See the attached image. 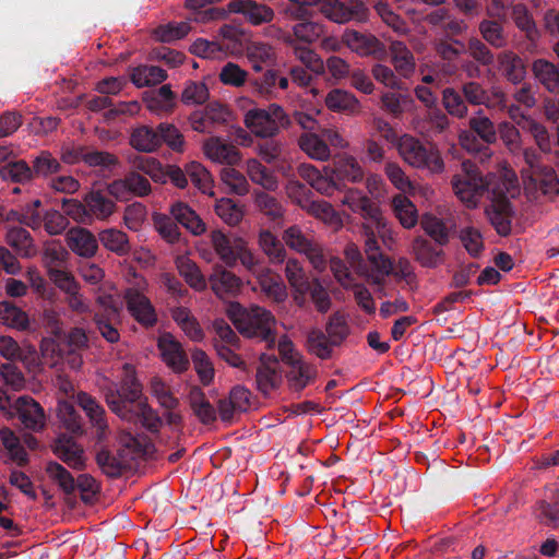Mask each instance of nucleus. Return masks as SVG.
I'll list each match as a JSON object with an SVG mask.
<instances>
[{
    "mask_svg": "<svg viewBox=\"0 0 559 559\" xmlns=\"http://www.w3.org/2000/svg\"><path fill=\"white\" fill-rule=\"evenodd\" d=\"M119 383L104 388V399L109 409L120 419L140 423L150 432H158L163 419L143 394V385L138 378L135 367L122 365Z\"/></svg>",
    "mask_w": 559,
    "mask_h": 559,
    "instance_id": "1",
    "label": "nucleus"
},
{
    "mask_svg": "<svg viewBox=\"0 0 559 559\" xmlns=\"http://www.w3.org/2000/svg\"><path fill=\"white\" fill-rule=\"evenodd\" d=\"M508 179L495 174L483 175L478 166L469 160L461 164V169L451 179L455 195L467 207L474 209L483 197L489 198L498 183H504Z\"/></svg>",
    "mask_w": 559,
    "mask_h": 559,
    "instance_id": "2",
    "label": "nucleus"
},
{
    "mask_svg": "<svg viewBox=\"0 0 559 559\" xmlns=\"http://www.w3.org/2000/svg\"><path fill=\"white\" fill-rule=\"evenodd\" d=\"M228 317L241 335L264 341L267 349L274 348L276 342L273 331L275 318L271 311L260 306L246 308L234 302L228 308Z\"/></svg>",
    "mask_w": 559,
    "mask_h": 559,
    "instance_id": "3",
    "label": "nucleus"
},
{
    "mask_svg": "<svg viewBox=\"0 0 559 559\" xmlns=\"http://www.w3.org/2000/svg\"><path fill=\"white\" fill-rule=\"evenodd\" d=\"M397 151L404 162L414 168L430 174H440L444 170L439 150L433 144H425L413 135H402L397 141Z\"/></svg>",
    "mask_w": 559,
    "mask_h": 559,
    "instance_id": "4",
    "label": "nucleus"
},
{
    "mask_svg": "<svg viewBox=\"0 0 559 559\" xmlns=\"http://www.w3.org/2000/svg\"><path fill=\"white\" fill-rule=\"evenodd\" d=\"M513 188H515V182L511 179L504 183H498L496 191L488 198L490 203L485 209L488 221L501 237H508L512 233L514 210L509 195L513 197Z\"/></svg>",
    "mask_w": 559,
    "mask_h": 559,
    "instance_id": "5",
    "label": "nucleus"
},
{
    "mask_svg": "<svg viewBox=\"0 0 559 559\" xmlns=\"http://www.w3.org/2000/svg\"><path fill=\"white\" fill-rule=\"evenodd\" d=\"M245 123L257 136L274 138L281 128H287L290 119L278 104H271L266 109H250L245 116Z\"/></svg>",
    "mask_w": 559,
    "mask_h": 559,
    "instance_id": "6",
    "label": "nucleus"
},
{
    "mask_svg": "<svg viewBox=\"0 0 559 559\" xmlns=\"http://www.w3.org/2000/svg\"><path fill=\"white\" fill-rule=\"evenodd\" d=\"M471 132H463L460 135L462 146L472 153H480L483 148L488 150L484 144H493L497 141V130L493 122L479 109L477 115L468 120Z\"/></svg>",
    "mask_w": 559,
    "mask_h": 559,
    "instance_id": "7",
    "label": "nucleus"
},
{
    "mask_svg": "<svg viewBox=\"0 0 559 559\" xmlns=\"http://www.w3.org/2000/svg\"><path fill=\"white\" fill-rule=\"evenodd\" d=\"M348 333L349 326L345 317L335 312L330 317L326 332L317 329L311 330L307 335V342L310 349H329V347L341 346Z\"/></svg>",
    "mask_w": 559,
    "mask_h": 559,
    "instance_id": "8",
    "label": "nucleus"
},
{
    "mask_svg": "<svg viewBox=\"0 0 559 559\" xmlns=\"http://www.w3.org/2000/svg\"><path fill=\"white\" fill-rule=\"evenodd\" d=\"M283 371L281 352H278V356L274 353L263 352L255 373L257 390L264 396H269L281 386Z\"/></svg>",
    "mask_w": 559,
    "mask_h": 559,
    "instance_id": "9",
    "label": "nucleus"
},
{
    "mask_svg": "<svg viewBox=\"0 0 559 559\" xmlns=\"http://www.w3.org/2000/svg\"><path fill=\"white\" fill-rule=\"evenodd\" d=\"M342 43L360 57H372L379 61L388 57L385 45L368 32L346 28L342 34Z\"/></svg>",
    "mask_w": 559,
    "mask_h": 559,
    "instance_id": "10",
    "label": "nucleus"
},
{
    "mask_svg": "<svg viewBox=\"0 0 559 559\" xmlns=\"http://www.w3.org/2000/svg\"><path fill=\"white\" fill-rule=\"evenodd\" d=\"M290 390L300 392L317 377V369L304 361L298 352H281Z\"/></svg>",
    "mask_w": 559,
    "mask_h": 559,
    "instance_id": "11",
    "label": "nucleus"
},
{
    "mask_svg": "<svg viewBox=\"0 0 559 559\" xmlns=\"http://www.w3.org/2000/svg\"><path fill=\"white\" fill-rule=\"evenodd\" d=\"M320 11L326 19L338 24L349 21L362 23L369 16V10L361 0H350L348 3L328 0L322 3Z\"/></svg>",
    "mask_w": 559,
    "mask_h": 559,
    "instance_id": "12",
    "label": "nucleus"
},
{
    "mask_svg": "<svg viewBox=\"0 0 559 559\" xmlns=\"http://www.w3.org/2000/svg\"><path fill=\"white\" fill-rule=\"evenodd\" d=\"M127 310L143 328L150 329L157 323V313L151 300L136 288H127L123 294Z\"/></svg>",
    "mask_w": 559,
    "mask_h": 559,
    "instance_id": "13",
    "label": "nucleus"
},
{
    "mask_svg": "<svg viewBox=\"0 0 559 559\" xmlns=\"http://www.w3.org/2000/svg\"><path fill=\"white\" fill-rule=\"evenodd\" d=\"M107 191L118 201H128L132 195L142 198L150 194L151 183L140 173L130 171L123 178L110 182Z\"/></svg>",
    "mask_w": 559,
    "mask_h": 559,
    "instance_id": "14",
    "label": "nucleus"
},
{
    "mask_svg": "<svg viewBox=\"0 0 559 559\" xmlns=\"http://www.w3.org/2000/svg\"><path fill=\"white\" fill-rule=\"evenodd\" d=\"M461 92L467 105H484L492 109L506 107V95L500 88L488 91L479 82L471 80L462 84Z\"/></svg>",
    "mask_w": 559,
    "mask_h": 559,
    "instance_id": "15",
    "label": "nucleus"
},
{
    "mask_svg": "<svg viewBox=\"0 0 559 559\" xmlns=\"http://www.w3.org/2000/svg\"><path fill=\"white\" fill-rule=\"evenodd\" d=\"M292 194L296 198L298 205L309 214L324 222H332L335 216L333 206L320 200H312V191L302 183L292 186Z\"/></svg>",
    "mask_w": 559,
    "mask_h": 559,
    "instance_id": "16",
    "label": "nucleus"
},
{
    "mask_svg": "<svg viewBox=\"0 0 559 559\" xmlns=\"http://www.w3.org/2000/svg\"><path fill=\"white\" fill-rule=\"evenodd\" d=\"M251 392L242 386H234L228 397L218 401V414L223 421L230 423L236 414L247 412L250 408Z\"/></svg>",
    "mask_w": 559,
    "mask_h": 559,
    "instance_id": "17",
    "label": "nucleus"
},
{
    "mask_svg": "<svg viewBox=\"0 0 559 559\" xmlns=\"http://www.w3.org/2000/svg\"><path fill=\"white\" fill-rule=\"evenodd\" d=\"M53 453L69 467L82 471L86 466L83 448L67 435H60L52 447Z\"/></svg>",
    "mask_w": 559,
    "mask_h": 559,
    "instance_id": "18",
    "label": "nucleus"
},
{
    "mask_svg": "<svg viewBox=\"0 0 559 559\" xmlns=\"http://www.w3.org/2000/svg\"><path fill=\"white\" fill-rule=\"evenodd\" d=\"M13 408L16 416L27 429L37 431L45 426V413L43 407L31 396H20Z\"/></svg>",
    "mask_w": 559,
    "mask_h": 559,
    "instance_id": "19",
    "label": "nucleus"
},
{
    "mask_svg": "<svg viewBox=\"0 0 559 559\" xmlns=\"http://www.w3.org/2000/svg\"><path fill=\"white\" fill-rule=\"evenodd\" d=\"M342 203L356 213H360L365 218L371 219L376 223L377 227H384V222L379 206L372 202L366 194L357 189H349Z\"/></svg>",
    "mask_w": 559,
    "mask_h": 559,
    "instance_id": "20",
    "label": "nucleus"
},
{
    "mask_svg": "<svg viewBox=\"0 0 559 559\" xmlns=\"http://www.w3.org/2000/svg\"><path fill=\"white\" fill-rule=\"evenodd\" d=\"M412 254L415 260L427 269H435L442 263L444 259V251L442 247L424 236H417L412 241Z\"/></svg>",
    "mask_w": 559,
    "mask_h": 559,
    "instance_id": "21",
    "label": "nucleus"
},
{
    "mask_svg": "<svg viewBox=\"0 0 559 559\" xmlns=\"http://www.w3.org/2000/svg\"><path fill=\"white\" fill-rule=\"evenodd\" d=\"M228 12L242 14L253 25L269 23L274 17L270 7L254 0H233L228 3Z\"/></svg>",
    "mask_w": 559,
    "mask_h": 559,
    "instance_id": "22",
    "label": "nucleus"
},
{
    "mask_svg": "<svg viewBox=\"0 0 559 559\" xmlns=\"http://www.w3.org/2000/svg\"><path fill=\"white\" fill-rule=\"evenodd\" d=\"M118 441L119 452L130 464L152 452L153 445L143 435L133 436L131 432L123 430L119 433Z\"/></svg>",
    "mask_w": 559,
    "mask_h": 559,
    "instance_id": "23",
    "label": "nucleus"
},
{
    "mask_svg": "<svg viewBox=\"0 0 559 559\" xmlns=\"http://www.w3.org/2000/svg\"><path fill=\"white\" fill-rule=\"evenodd\" d=\"M76 402L85 412L91 424L96 428L97 438L103 440L108 430L104 407L93 396L85 392L78 393Z\"/></svg>",
    "mask_w": 559,
    "mask_h": 559,
    "instance_id": "24",
    "label": "nucleus"
},
{
    "mask_svg": "<svg viewBox=\"0 0 559 559\" xmlns=\"http://www.w3.org/2000/svg\"><path fill=\"white\" fill-rule=\"evenodd\" d=\"M70 249L80 257L92 258L98 249L95 235L84 227H73L67 234Z\"/></svg>",
    "mask_w": 559,
    "mask_h": 559,
    "instance_id": "25",
    "label": "nucleus"
},
{
    "mask_svg": "<svg viewBox=\"0 0 559 559\" xmlns=\"http://www.w3.org/2000/svg\"><path fill=\"white\" fill-rule=\"evenodd\" d=\"M214 294L219 298L235 296L241 287V281L233 272L217 266L209 278Z\"/></svg>",
    "mask_w": 559,
    "mask_h": 559,
    "instance_id": "26",
    "label": "nucleus"
},
{
    "mask_svg": "<svg viewBox=\"0 0 559 559\" xmlns=\"http://www.w3.org/2000/svg\"><path fill=\"white\" fill-rule=\"evenodd\" d=\"M534 79L549 93L559 94V67L544 58L532 62Z\"/></svg>",
    "mask_w": 559,
    "mask_h": 559,
    "instance_id": "27",
    "label": "nucleus"
},
{
    "mask_svg": "<svg viewBox=\"0 0 559 559\" xmlns=\"http://www.w3.org/2000/svg\"><path fill=\"white\" fill-rule=\"evenodd\" d=\"M84 202L86 203V212L90 215V224H92L95 218L106 221L116 210V203L100 190H92L86 193L84 195Z\"/></svg>",
    "mask_w": 559,
    "mask_h": 559,
    "instance_id": "28",
    "label": "nucleus"
},
{
    "mask_svg": "<svg viewBox=\"0 0 559 559\" xmlns=\"http://www.w3.org/2000/svg\"><path fill=\"white\" fill-rule=\"evenodd\" d=\"M528 179L530 185L545 197L554 198L559 193V178L550 166L534 168Z\"/></svg>",
    "mask_w": 559,
    "mask_h": 559,
    "instance_id": "29",
    "label": "nucleus"
},
{
    "mask_svg": "<svg viewBox=\"0 0 559 559\" xmlns=\"http://www.w3.org/2000/svg\"><path fill=\"white\" fill-rule=\"evenodd\" d=\"M170 214L177 224L182 225L187 230L195 236H200L206 230L205 223L187 203H174L170 206Z\"/></svg>",
    "mask_w": 559,
    "mask_h": 559,
    "instance_id": "30",
    "label": "nucleus"
},
{
    "mask_svg": "<svg viewBox=\"0 0 559 559\" xmlns=\"http://www.w3.org/2000/svg\"><path fill=\"white\" fill-rule=\"evenodd\" d=\"M391 62L395 71L403 78L409 79L416 69V62L413 52L405 43L395 40L390 45Z\"/></svg>",
    "mask_w": 559,
    "mask_h": 559,
    "instance_id": "31",
    "label": "nucleus"
},
{
    "mask_svg": "<svg viewBox=\"0 0 559 559\" xmlns=\"http://www.w3.org/2000/svg\"><path fill=\"white\" fill-rule=\"evenodd\" d=\"M204 152L209 158L221 164L235 165L240 159L236 146L223 142L219 138L207 140L204 143Z\"/></svg>",
    "mask_w": 559,
    "mask_h": 559,
    "instance_id": "32",
    "label": "nucleus"
},
{
    "mask_svg": "<svg viewBox=\"0 0 559 559\" xmlns=\"http://www.w3.org/2000/svg\"><path fill=\"white\" fill-rule=\"evenodd\" d=\"M511 19L530 44L535 46L540 38V32L527 7L523 3L514 4L511 11Z\"/></svg>",
    "mask_w": 559,
    "mask_h": 559,
    "instance_id": "33",
    "label": "nucleus"
},
{
    "mask_svg": "<svg viewBox=\"0 0 559 559\" xmlns=\"http://www.w3.org/2000/svg\"><path fill=\"white\" fill-rule=\"evenodd\" d=\"M130 144L139 152H156L159 148L158 124L156 127L140 126L135 128L131 133Z\"/></svg>",
    "mask_w": 559,
    "mask_h": 559,
    "instance_id": "34",
    "label": "nucleus"
},
{
    "mask_svg": "<svg viewBox=\"0 0 559 559\" xmlns=\"http://www.w3.org/2000/svg\"><path fill=\"white\" fill-rule=\"evenodd\" d=\"M498 61L503 76L512 84L521 83L526 75L523 59L513 51L499 53Z\"/></svg>",
    "mask_w": 559,
    "mask_h": 559,
    "instance_id": "35",
    "label": "nucleus"
},
{
    "mask_svg": "<svg viewBox=\"0 0 559 559\" xmlns=\"http://www.w3.org/2000/svg\"><path fill=\"white\" fill-rule=\"evenodd\" d=\"M258 245L271 264H282L286 260L283 242L270 230L262 229L258 236Z\"/></svg>",
    "mask_w": 559,
    "mask_h": 559,
    "instance_id": "36",
    "label": "nucleus"
},
{
    "mask_svg": "<svg viewBox=\"0 0 559 559\" xmlns=\"http://www.w3.org/2000/svg\"><path fill=\"white\" fill-rule=\"evenodd\" d=\"M8 245L22 258H32L36 254L34 240L26 229L12 227L7 233Z\"/></svg>",
    "mask_w": 559,
    "mask_h": 559,
    "instance_id": "37",
    "label": "nucleus"
},
{
    "mask_svg": "<svg viewBox=\"0 0 559 559\" xmlns=\"http://www.w3.org/2000/svg\"><path fill=\"white\" fill-rule=\"evenodd\" d=\"M326 107L336 112L356 114L359 111L358 99L349 92L335 88L325 97Z\"/></svg>",
    "mask_w": 559,
    "mask_h": 559,
    "instance_id": "38",
    "label": "nucleus"
},
{
    "mask_svg": "<svg viewBox=\"0 0 559 559\" xmlns=\"http://www.w3.org/2000/svg\"><path fill=\"white\" fill-rule=\"evenodd\" d=\"M277 71L269 69L260 76L251 78L249 80L250 92L259 97L265 99H273L277 97L276 92Z\"/></svg>",
    "mask_w": 559,
    "mask_h": 559,
    "instance_id": "39",
    "label": "nucleus"
},
{
    "mask_svg": "<svg viewBox=\"0 0 559 559\" xmlns=\"http://www.w3.org/2000/svg\"><path fill=\"white\" fill-rule=\"evenodd\" d=\"M525 127H527V130L543 152L550 153L555 147H559V123L556 124L555 134H550L543 124L535 120L525 119Z\"/></svg>",
    "mask_w": 559,
    "mask_h": 559,
    "instance_id": "40",
    "label": "nucleus"
},
{
    "mask_svg": "<svg viewBox=\"0 0 559 559\" xmlns=\"http://www.w3.org/2000/svg\"><path fill=\"white\" fill-rule=\"evenodd\" d=\"M148 390L158 405L166 411H174L178 407L179 400L174 395L170 386L159 376H154L150 379Z\"/></svg>",
    "mask_w": 559,
    "mask_h": 559,
    "instance_id": "41",
    "label": "nucleus"
},
{
    "mask_svg": "<svg viewBox=\"0 0 559 559\" xmlns=\"http://www.w3.org/2000/svg\"><path fill=\"white\" fill-rule=\"evenodd\" d=\"M100 243L109 251L118 255L128 254L131 250L126 233L117 228H107L98 234Z\"/></svg>",
    "mask_w": 559,
    "mask_h": 559,
    "instance_id": "42",
    "label": "nucleus"
},
{
    "mask_svg": "<svg viewBox=\"0 0 559 559\" xmlns=\"http://www.w3.org/2000/svg\"><path fill=\"white\" fill-rule=\"evenodd\" d=\"M442 106L447 114L454 118L464 119L468 115V106L462 92H459L454 87L443 88Z\"/></svg>",
    "mask_w": 559,
    "mask_h": 559,
    "instance_id": "43",
    "label": "nucleus"
},
{
    "mask_svg": "<svg viewBox=\"0 0 559 559\" xmlns=\"http://www.w3.org/2000/svg\"><path fill=\"white\" fill-rule=\"evenodd\" d=\"M420 226L431 241L439 247H444L450 241L449 228L444 222L433 215H425L420 221Z\"/></svg>",
    "mask_w": 559,
    "mask_h": 559,
    "instance_id": "44",
    "label": "nucleus"
},
{
    "mask_svg": "<svg viewBox=\"0 0 559 559\" xmlns=\"http://www.w3.org/2000/svg\"><path fill=\"white\" fill-rule=\"evenodd\" d=\"M211 241L215 249V252L218 254L221 260L229 267L236 265V238L233 240L228 238L221 230H214L211 235Z\"/></svg>",
    "mask_w": 559,
    "mask_h": 559,
    "instance_id": "45",
    "label": "nucleus"
},
{
    "mask_svg": "<svg viewBox=\"0 0 559 559\" xmlns=\"http://www.w3.org/2000/svg\"><path fill=\"white\" fill-rule=\"evenodd\" d=\"M96 462L104 474L114 478L121 476L123 471L131 466L120 452L119 457H117L105 449L97 453Z\"/></svg>",
    "mask_w": 559,
    "mask_h": 559,
    "instance_id": "46",
    "label": "nucleus"
},
{
    "mask_svg": "<svg viewBox=\"0 0 559 559\" xmlns=\"http://www.w3.org/2000/svg\"><path fill=\"white\" fill-rule=\"evenodd\" d=\"M478 28L484 40L493 48H504L508 45V36L500 22L496 20H483Z\"/></svg>",
    "mask_w": 559,
    "mask_h": 559,
    "instance_id": "47",
    "label": "nucleus"
},
{
    "mask_svg": "<svg viewBox=\"0 0 559 559\" xmlns=\"http://www.w3.org/2000/svg\"><path fill=\"white\" fill-rule=\"evenodd\" d=\"M46 473L62 492L67 496L72 495L76 489V481L72 474L60 463L49 462L46 466Z\"/></svg>",
    "mask_w": 559,
    "mask_h": 559,
    "instance_id": "48",
    "label": "nucleus"
},
{
    "mask_svg": "<svg viewBox=\"0 0 559 559\" xmlns=\"http://www.w3.org/2000/svg\"><path fill=\"white\" fill-rule=\"evenodd\" d=\"M159 147L166 145L175 153H183L186 150V141L181 131L173 123H158Z\"/></svg>",
    "mask_w": 559,
    "mask_h": 559,
    "instance_id": "49",
    "label": "nucleus"
},
{
    "mask_svg": "<svg viewBox=\"0 0 559 559\" xmlns=\"http://www.w3.org/2000/svg\"><path fill=\"white\" fill-rule=\"evenodd\" d=\"M177 269L179 274L185 278L187 284L198 290H204L206 288L205 277L202 275L199 266L187 258H179L177 260Z\"/></svg>",
    "mask_w": 559,
    "mask_h": 559,
    "instance_id": "50",
    "label": "nucleus"
},
{
    "mask_svg": "<svg viewBox=\"0 0 559 559\" xmlns=\"http://www.w3.org/2000/svg\"><path fill=\"white\" fill-rule=\"evenodd\" d=\"M0 322L10 328L25 330L28 326L27 314L10 301L0 302Z\"/></svg>",
    "mask_w": 559,
    "mask_h": 559,
    "instance_id": "51",
    "label": "nucleus"
},
{
    "mask_svg": "<svg viewBox=\"0 0 559 559\" xmlns=\"http://www.w3.org/2000/svg\"><path fill=\"white\" fill-rule=\"evenodd\" d=\"M299 146L311 158L326 160L330 157V148L328 144L316 133L301 135L299 138Z\"/></svg>",
    "mask_w": 559,
    "mask_h": 559,
    "instance_id": "52",
    "label": "nucleus"
},
{
    "mask_svg": "<svg viewBox=\"0 0 559 559\" xmlns=\"http://www.w3.org/2000/svg\"><path fill=\"white\" fill-rule=\"evenodd\" d=\"M333 171L340 185L341 181L359 182L364 178L362 168L360 167L358 162L352 156L342 158L335 165Z\"/></svg>",
    "mask_w": 559,
    "mask_h": 559,
    "instance_id": "53",
    "label": "nucleus"
},
{
    "mask_svg": "<svg viewBox=\"0 0 559 559\" xmlns=\"http://www.w3.org/2000/svg\"><path fill=\"white\" fill-rule=\"evenodd\" d=\"M254 203L259 211L267 216L271 221H278L284 216L282 203L273 195L264 191L254 192Z\"/></svg>",
    "mask_w": 559,
    "mask_h": 559,
    "instance_id": "54",
    "label": "nucleus"
},
{
    "mask_svg": "<svg viewBox=\"0 0 559 559\" xmlns=\"http://www.w3.org/2000/svg\"><path fill=\"white\" fill-rule=\"evenodd\" d=\"M247 173L250 179L269 191L277 189V179L258 159H249Z\"/></svg>",
    "mask_w": 559,
    "mask_h": 559,
    "instance_id": "55",
    "label": "nucleus"
},
{
    "mask_svg": "<svg viewBox=\"0 0 559 559\" xmlns=\"http://www.w3.org/2000/svg\"><path fill=\"white\" fill-rule=\"evenodd\" d=\"M459 239L467 253L473 258H478L485 249L484 237L476 227L466 226L461 228Z\"/></svg>",
    "mask_w": 559,
    "mask_h": 559,
    "instance_id": "56",
    "label": "nucleus"
},
{
    "mask_svg": "<svg viewBox=\"0 0 559 559\" xmlns=\"http://www.w3.org/2000/svg\"><path fill=\"white\" fill-rule=\"evenodd\" d=\"M285 275L290 286L295 289V293H308L310 282L297 259L287 260Z\"/></svg>",
    "mask_w": 559,
    "mask_h": 559,
    "instance_id": "57",
    "label": "nucleus"
},
{
    "mask_svg": "<svg viewBox=\"0 0 559 559\" xmlns=\"http://www.w3.org/2000/svg\"><path fill=\"white\" fill-rule=\"evenodd\" d=\"M218 79L224 85L242 87L247 83L249 84L251 78L239 64L228 61L222 67Z\"/></svg>",
    "mask_w": 559,
    "mask_h": 559,
    "instance_id": "58",
    "label": "nucleus"
},
{
    "mask_svg": "<svg viewBox=\"0 0 559 559\" xmlns=\"http://www.w3.org/2000/svg\"><path fill=\"white\" fill-rule=\"evenodd\" d=\"M370 271H366V275L376 285L383 284L386 276L393 271V263L389 257L382 252L374 254V260H368Z\"/></svg>",
    "mask_w": 559,
    "mask_h": 559,
    "instance_id": "59",
    "label": "nucleus"
},
{
    "mask_svg": "<svg viewBox=\"0 0 559 559\" xmlns=\"http://www.w3.org/2000/svg\"><path fill=\"white\" fill-rule=\"evenodd\" d=\"M287 43L294 47L295 57L300 60L308 70L316 74L323 73L324 63L322 59L309 47L296 45L295 39L289 37Z\"/></svg>",
    "mask_w": 559,
    "mask_h": 559,
    "instance_id": "60",
    "label": "nucleus"
},
{
    "mask_svg": "<svg viewBox=\"0 0 559 559\" xmlns=\"http://www.w3.org/2000/svg\"><path fill=\"white\" fill-rule=\"evenodd\" d=\"M308 17L309 15L295 17L296 20H300V22L294 26L295 40L298 39L310 44L316 41L324 33V28L320 23L309 21Z\"/></svg>",
    "mask_w": 559,
    "mask_h": 559,
    "instance_id": "61",
    "label": "nucleus"
},
{
    "mask_svg": "<svg viewBox=\"0 0 559 559\" xmlns=\"http://www.w3.org/2000/svg\"><path fill=\"white\" fill-rule=\"evenodd\" d=\"M0 177L13 182H26L33 179L32 167L25 160L11 162L0 168Z\"/></svg>",
    "mask_w": 559,
    "mask_h": 559,
    "instance_id": "62",
    "label": "nucleus"
},
{
    "mask_svg": "<svg viewBox=\"0 0 559 559\" xmlns=\"http://www.w3.org/2000/svg\"><path fill=\"white\" fill-rule=\"evenodd\" d=\"M61 170V164L49 152L43 151L33 160L32 171L34 177H48L58 174Z\"/></svg>",
    "mask_w": 559,
    "mask_h": 559,
    "instance_id": "63",
    "label": "nucleus"
},
{
    "mask_svg": "<svg viewBox=\"0 0 559 559\" xmlns=\"http://www.w3.org/2000/svg\"><path fill=\"white\" fill-rule=\"evenodd\" d=\"M0 439L4 448L9 451L10 457L20 466L26 464L27 454L24 448L20 444L19 438L9 428L0 429Z\"/></svg>",
    "mask_w": 559,
    "mask_h": 559,
    "instance_id": "64",
    "label": "nucleus"
}]
</instances>
